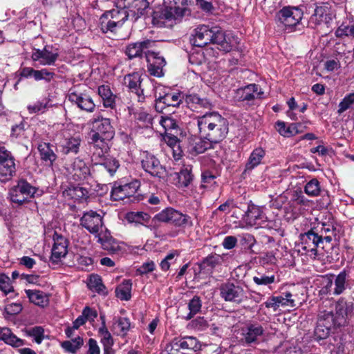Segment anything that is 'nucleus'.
Instances as JSON below:
<instances>
[{
  "instance_id": "nucleus-1",
  "label": "nucleus",
  "mask_w": 354,
  "mask_h": 354,
  "mask_svg": "<svg viewBox=\"0 0 354 354\" xmlns=\"http://www.w3.org/2000/svg\"><path fill=\"white\" fill-rule=\"evenodd\" d=\"M196 122L198 135L214 145L223 140L229 131L227 120L216 112L199 116Z\"/></svg>"
},
{
  "instance_id": "nucleus-2",
  "label": "nucleus",
  "mask_w": 354,
  "mask_h": 354,
  "mask_svg": "<svg viewBox=\"0 0 354 354\" xmlns=\"http://www.w3.org/2000/svg\"><path fill=\"white\" fill-rule=\"evenodd\" d=\"M129 17L127 10L116 6V8L108 10L101 16L100 28L104 33H115Z\"/></svg>"
},
{
  "instance_id": "nucleus-3",
  "label": "nucleus",
  "mask_w": 354,
  "mask_h": 354,
  "mask_svg": "<svg viewBox=\"0 0 354 354\" xmlns=\"http://www.w3.org/2000/svg\"><path fill=\"white\" fill-rule=\"evenodd\" d=\"M92 124L90 140L97 137L98 140L108 142L114 137L115 130L110 119L98 114L93 118Z\"/></svg>"
},
{
  "instance_id": "nucleus-4",
  "label": "nucleus",
  "mask_w": 354,
  "mask_h": 354,
  "mask_svg": "<svg viewBox=\"0 0 354 354\" xmlns=\"http://www.w3.org/2000/svg\"><path fill=\"white\" fill-rule=\"evenodd\" d=\"M220 295L226 301L241 304L248 299V291L239 283L226 282L220 288Z\"/></svg>"
},
{
  "instance_id": "nucleus-5",
  "label": "nucleus",
  "mask_w": 354,
  "mask_h": 354,
  "mask_svg": "<svg viewBox=\"0 0 354 354\" xmlns=\"http://www.w3.org/2000/svg\"><path fill=\"white\" fill-rule=\"evenodd\" d=\"M155 218L160 222L169 223L176 227H187L193 225L191 217L172 208L168 207L156 214Z\"/></svg>"
},
{
  "instance_id": "nucleus-6",
  "label": "nucleus",
  "mask_w": 354,
  "mask_h": 354,
  "mask_svg": "<svg viewBox=\"0 0 354 354\" xmlns=\"http://www.w3.org/2000/svg\"><path fill=\"white\" fill-rule=\"evenodd\" d=\"M16 171V160L14 156L4 146H0V181H9L15 176Z\"/></svg>"
},
{
  "instance_id": "nucleus-7",
  "label": "nucleus",
  "mask_w": 354,
  "mask_h": 354,
  "mask_svg": "<svg viewBox=\"0 0 354 354\" xmlns=\"http://www.w3.org/2000/svg\"><path fill=\"white\" fill-rule=\"evenodd\" d=\"M190 1L191 0H163V8L160 17L169 21L182 17Z\"/></svg>"
},
{
  "instance_id": "nucleus-8",
  "label": "nucleus",
  "mask_w": 354,
  "mask_h": 354,
  "mask_svg": "<svg viewBox=\"0 0 354 354\" xmlns=\"http://www.w3.org/2000/svg\"><path fill=\"white\" fill-rule=\"evenodd\" d=\"M58 57V49L48 45L43 49L34 48L31 55L32 60L42 66L54 65Z\"/></svg>"
},
{
  "instance_id": "nucleus-9",
  "label": "nucleus",
  "mask_w": 354,
  "mask_h": 354,
  "mask_svg": "<svg viewBox=\"0 0 354 354\" xmlns=\"http://www.w3.org/2000/svg\"><path fill=\"white\" fill-rule=\"evenodd\" d=\"M333 17L330 5L328 3H320L316 5L314 13L310 18V24L315 27L322 25L328 27Z\"/></svg>"
},
{
  "instance_id": "nucleus-10",
  "label": "nucleus",
  "mask_w": 354,
  "mask_h": 354,
  "mask_svg": "<svg viewBox=\"0 0 354 354\" xmlns=\"http://www.w3.org/2000/svg\"><path fill=\"white\" fill-rule=\"evenodd\" d=\"M242 219L243 221L250 227L259 228L268 226V218L266 215L261 207L256 205L249 206Z\"/></svg>"
},
{
  "instance_id": "nucleus-11",
  "label": "nucleus",
  "mask_w": 354,
  "mask_h": 354,
  "mask_svg": "<svg viewBox=\"0 0 354 354\" xmlns=\"http://www.w3.org/2000/svg\"><path fill=\"white\" fill-rule=\"evenodd\" d=\"M80 225L91 234H96V236L103 228V218L99 213L90 210L83 213L80 220Z\"/></svg>"
},
{
  "instance_id": "nucleus-12",
  "label": "nucleus",
  "mask_w": 354,
  "mask_h": 354,
  "mask_svg": "<svg viewBox=\"0 0 354 354\" xmlns=\"http://www.w3.org/2000/svg\"><path fill=\"white\" fill-rule=\"evenodd\" d=\"M264 92L262 88L256 84H250L236 91L235 97L238 101L246 102L248 104H253L256 99L264 98Z\"/></svg>"
},
{
  "instance_id": "nucleus-13",
  "label": "nucleus",
  "mask_w": 354,
  "mask_h": 354,
  "mask_svg": "<svg viewBox=\"0 0 354 354\" xmlns=\"http://www.w3.org/2000/svg\"><path fill=\"white\" fill-rule=\"evenodd\" d=\"M141 165L142 169L152 176L162 178L165 174V169L161 165L158 159L147 151L142 153Z\"/></svg>"
},
{
  "instance_id": "nucleus-14",
  "label": "nucleus",
  "mask_w": 354,
  "mask_h": 354,
  "mask_svg": "<svg viewBox=\"0 0 354 354\" xmlns=\"http://www.w3.org/2000/svg\"><path fill=\"white\" fill-rule=\"evenodd\" d=\"M302 15L301 10L295 7H288L277 12L276 19L286 28H292L299 23Z\"/></svg>"
},
{
  "instance_id": "nucleus-15",
  "label": "nucleus",
  "mask_w": 354,
  "mask_h": 354,
  "mask_svg": "<svg viewBox=\"0 0 354 354\" xmlns=\"http://www.w3.org/2000/svg\"><path fill=\"white\" fill-rule=\"evenodd\" d=\"M68 99L72 104L76 105L81 110L91 113L95 109V104L91 97L88 94L82 93L77 88H72L69 91Z\"/></svg>"
},
{
  "instance_id": "nucleus-16",
  "label": "nucleus",
  "mask_w": 354,
  "mask_h": 354,
  "mask_svg": "<svg viewBox=\"0 0 354 354\" xmlns=\"http://www.w3.org/2000/svg\"><path fill=\"white\" fill-rule=\"evenodd\" d=\"M301 244L302 250L311 257L317 256V248H324L322 235L319 236L312 230L308 231L301 236Z\"/></svg>"
},
{
  "instance_id": "nucleus-17",
  "label": "nucleus",
  "mask_w": 354,
  "mask_h": 354,
  "mask_svg": "<svg viewBox=\"0 0 354 354\" xmlns=\"http://www.w3.org/2000/svg\"><path fill=\"white\" fill-rule=\"evenodd\" d=\"M115 3L118 8L127 10L135 20L144 14L149 5L147 0H115Z\"/></svg>"
},
{
  "instance_id": "nucleus-18",
  "label": "nucleus",
  "mask_w": 354,
  "mask_h": 354,
  "mask_svg": "<svg viewBox=\"0 0 354 354\" xmlns=\"http://www.w3.org/2000/svg\"><path fill=\"white\" fill-rule=\"evenodd\" d=\"M140 183L138 180H133L122 185H115L111 190V196L113 201H122L135 196Z\"/></svg>"
},
{
  "instance_id": "nucleus-19",
  "label": "nucleus",
  "mask_w": 354,
  "mask_h": 354,
  "mask_svg": "<svg viewBox=\"0 0 354 354\" xmlns=\"http://www.w3.org/2000/svg\"><path fill=\"white\" fill-rule=\"evenodd\" d=\"M333 310L337 322L343 326L347 324V319L352 315L354 304L344 298H340L335 303Z\"/></svg>"
},
{
  "instance_id": "nucleus-20",
  "label": "nucleus",
  "mask_w": 354,
  "mask_h": 354,
  "mask_svg": "<svg viewBox=\"0 0 354 354\" xmlns=\"http://www.w3.org/2000/svg\"><path fill=\"white\" fill-rule=\"evenodd\" d=\"M63 136L62 140L58 143L61 148V151L64 154H68L73 153L77 154L79 151L81 145V138L79 136H71L67 131L62 130L59 134H57L56 138Z\"/></svg>"
},
{
  "instance_id": "nucleus-21",
  "label": "nucleus",
  "mask_w": 354,
  "mask_h": 354,
  "mask_svg": "<svg viewBox=\"0 0 354 354\" xmlns=\"http://www.w3.org/2000/svg\"><path fill=\"white\" fill-rule=\"evenodd\" d=\"M156 97L155 109L158 113H163L168 107L179 106L183 99L180 93H165Z\"/></svg>"
},
{
  "instance_id": "nucleus-22",
  "label": "nucleus",
  "mask_w": 354,
  "mask_h": 354,
  "mask_svg": "<svg viewBox=\"0 0 354 354\" xmlns=\"http://www.w3.org/2000/svg\"><path fill=\"white\" fill-rule=\"evenodd\" d=\"M213 35V27L201 25L194 29L191 41L195 46L203 47L212 41Z\"/></svg>"
},
{
  "instance_id": "nucleus-23",
  "label": "nucleus",
  "mask_w": 354,
  "mask_h": 354,
  "mask_svg": "<svg viewBox=\"0 0 354 354\" xmlns=\"http://www.w3.org/2000/svg\"><path fill=\"white\" fill-rule=\"evenodd\" d=\"M91 160L95 165H100L106 158L109 151L108 142L98 140L97 137L91 140Z\"/></svg>"
},
{
  "instance_id": "nucleus-24",
  "label": "nucleus",
  "mask_w": 354,
  "mask_h": 354,
  "mask_svg": "<svg viewBox=\"0 0 354 354\" xmlns=\"http://www.w3.org/2000/svg\"><path fill=\"white\" fill-rule=\"evenodd\" d=\"M213 33L211 43L217 44L218 48L224 52H229L232 49L236 41H234V37L230 36V34L226 35L218 26L213 27Z\"/></svg>"
},
{
  "instance_id": "nucleus-25",
  "label": "nucleus",
  "mask_w": 354,
  "mask_h": 354,
  "mask_svg": "<svg viewBox=\"0 0 354 354\" xmlns=\"http://www.w3.org/2000/svg\"><path fill=\"white\" fill-rule=\"evenodd\" d=\"M155 44L154 41L145 40L142 41L131 43L126 47L125 54L129 59L140 57L142 54L147 57V53L150 51V48Z\"/></svg>"
},
{
  "instance_id": "nucleus-26",
  "label": "nucleus",
  "mask_w": 354,
  "mask_h": 354,
  "mask_svg": "<svg viewBox=\"0 0 354 354\" xmlns=\"http://www.w3.org/2000/svg\"><path fill=\"white\" fill-rule=\"evenodd\" d=\"M263 327L259 323H249L241 330L243 339L247 344H252L259 340L264 334Z\"/></svg>"
},
{
  "instance_id": "nucleus-27",
  "label": "nucleus",
  "mask_w": 354,
  "mask_h": 354,
  "mask_svg": "<svg viewBox=\"0 0 354 354\" xmlns=\"http://www.w3.org/2000/svg\"><path fill=\"white\" fill-rule=\"evenodd\" d=\"M67 240L57 234L54 235V244L52 248L51 261L57 263L66 255L68 250Z\"/></svg>"
},
{
  "instance_id": "nucleus-28",
  "label": "nucleus",
  "mask_w": 354,
  "mask_h": 354,
  "mask_svg": "<svg viewBox=\"0 0 354 354\" xmlns=\"http://www.w3.org/2000/svg\"><path fill=\"white\" fill-rule=\"evenodd\" d=\"M97 237L102 248L110 253H117L121 250L119 242L112 237L110 232L106 229L102 230Z\"/></svg>"
},
{
  "instance_id": "nucleus-29",
  "label": "nucleus",
  "mask_w": 354,
  "mask_h": 354,
  "mask_svg": "<svg viewBox=\"0 0 354 354\" xmlns=\"http://www.w3.org/2000/svg\"><path fill=\"white\" fill-rule=\"evenodd\" d=\"M125 84L131 92L134 93L138 102H144L145 96L141 88V78L138 73L129 74L124 77Z\"/></svg>"
},
{
  "instance_id": "nucleus-30",
  "label": "nucleus",
  "mask_w": 354,
  "mask_h": 354,
  "mask_svg": "<svg viewBox=\"0 0 354 354\" xmlns=\"http://www.w3.org/2000/svg\"><path fill=\"white\" fill-rule=\"evenodd\" d=\"M67 169L75 180H84L90 174L89 167L80 158H75Z\"/></svg>"
},
{
  "instance_id": "nucleus-31",
  "label": "nucleus",
  "mask_w": 354,
  "mask_h": 354,
  "mask_svg": "<svg viewBox=\"0 0 354 354\" xmlns=\"http://www.w3.org/2000/svg\"><path fill=\"white\" fill-rule=\"evenodd\" d=\"M171 176L172 183L178 187H187L193 178L192 169L189 167L181 169L179 172H175Z\"/></svg>"
},
{
  "instance_id": "nucleus-32",
  "label": "nucleus",
  "mask_w": 354,
  "mask_h": 354,
  "mask_svg": "<svg viewBox=\"0 0 354 354\" xmlns=\"http://www.w3.org/2000/svg\"><path fill=\"white\" fill-rule=\"evenodd\" d=\"M54 148L55 147L48 142H41L37 147L41 159L48 166H53L57 158Z\"/></svg>"
},
{
  "instance_id": "nucleus-33",
  "label": "nucleus",
  "mask_w": 354,
  "mask_h": 354,
  "mask_svg": "<svg viewBox=\"0 0 354 354\" xmlns=\"http://www.w3.org/2000/svg\"><path fill=\"white\" fill-rule=\"evenodd\" d=\"M189 145L190 151L196 154L203 153L206 150L213 148L215 145L213 142L201 138L200 136L198 138H190Z\"/></svg>"
},
{
  "instance_id": "nucleus-34",
  "label": "nucleus",
  "mask_w": 354,
  "mask_h": 354,
  "mask_svg": "<svg viewBox=\"0 0 354 354\" xmlns=\"http://www.w3.org/2000/svg\"><path fill=\"white\" fill-rule=\"evenodd\" d=\"M266 156V151L261 147L254 149L250 153L244 172H250L262 162Z\"/></svg>"
},
{
  "instance_id": "nucleus-35",
  "label": "nucleus",
  "mask_w": 354,
  "mask_h": 354,
  "mask_svg": "<svg viewBox=\"0 0 354 354\" xmlns=\"http://www.w3.org/2000/svg\"><path fill=\"white\" fill-rule=\"evenodd\" d=\"M15 187H17L16 192H21L28 199L41 195V191L38 187L31 185L24 179L19 180Z\"/></svg>"
},
{
  "instance_id": "nucleus-36",
  "label": "nucleus",
  "mask_w": 354,
  "mask_h": 354,
  "mask_svg": "<svg viewBox=\"0 0 354 354\" xmlns=\"http://www.w3.org/2000/svg\"><path fill=\"white\" fill-rule=\"evenodd\" d=\"M185 102L192 109H211L212 102L205 97H201L196 94H189L186 95Z\"/></svg>"
},
{
  "instance_id": "nucleus-37",
  "label": "nucleus",
  "mask_w": 354,
  "mask_h": 354,
  "mask_svg": "<svg viewBox=\"0 0 354 354\" xmlns=\"http://www.w3.org/2000/svg\"><path fill=\"white\" fill-rule=\"evenodd\" d=\"M0 340L12 347L19 348L25 344V341L17 337L8 328H0Z\"/></svg>"
},
{
  "instance_id": "nucleus-38",
  "label": "nucleus",
  "mask_w": 354,
  "mask_h": 354,
  "mask_svg": "<svg viewBox=\"0 0 354 354\" xmlns=\"http://www.w3.org/2000/svg\"><path fill=\"white\" fill-rule=\"evenodd\" d=\"M26 293L30 302L41 307L46 306L49 303L48 295L37 290H26Z\"/></svg>"
},
{
  "instance_id": "nucleus-39",
  "label": "nucleus",
  "mask_w": 354,
  "mask_h": 354,
  "mask_svg": "<svg viewBox=\"0 0 354 354\" xmlns=\"http://www.w3.org/2000/svg\"><path fill=\"white\" fill-rule=\"evenodd\" d=\"M347 274L345 271L341 272L338 275L335 277L334 283L332 280H329L326 288L334 285L333 294L338 295L342 294L346 289Z\"/></svg>"
},
{
  "instance_id": "nucleus-40",
  "label": "nucleus",
  "mask_w": 354,
  "mask_h": 354,
  "mask_svg": "<svg viewBox=\"0 0 354 354\" xmlns=\"http://www.w3.org/2000/svg\"><path fill=\"white\" fill-rule=\"evenodd\" d=\"M131 324L128 318L114 317L113 319L112 330L118 335H125L130 329Z\"/></svg>"
},
{
  "instance_id": "nucleus-41",
  "label": "nucleus",
  "mask_w": 354,
  "mask_h": 354,
  "mask_svg": "<svg viewBox=\"0 0 354 354\" xmlns=\"http://www.w3.org/2000/svg\"><path fill=\"white\" fill-rule=\"evenodd\" d=\"M98 94L102 99L105 107L113 109L115 105V96L112 93L109 86L102 85L98 88Z\"/></svg>"
},
{
  "instance_id": "nucleus-42",
  "label": "nucleus",
  "mask_w": 354,
  "mask_h": 354,
  "mask_svg": "<svg viewBox=\"0 0 354 354\" xmlns=\"http://www.w3.org/2000/svg\"><path fill=\"white\" fill-rule=\"evenodd\" d=\"M317 322L327 326L328 328H331L332 329L341 327V325L336 321L333 310L321 312L319 315Z\"/></svg>"
},
{
  "instance_id": "nucleus-43",
  "label": "nucleus",
  "mask_w": 354,
  "mask_h": 354,
  "mask_svg": "<svg viewBox=\"0 0 354 354\" xmlns=\"http://www.w3.org/2000/svg\"><path fill=\"white\" fill-rule=\"evenodd\" d=\"M132 283L131 280H124L116 288L117 297L121 300L128 301L131 299Z\"/></svg>"
},
{
  "instance_id": "nucleus-44",
  "label": "nucleus",
  "mask_w": 354,
  "mask_h": 354,
  "mask_svg": "<svg viewBox=\"0 0 354 354\" xmlns=\"http://www.w3.org/2000/svg\"><path fill=\"white\" fill-rule=\"evenodd\" d=\"M50 100L47 98H44L41 100H37L32 104H30L27 106L28 113H44L50 106Z\"/></svg>"
},
{
  "instance_id": "nucleus-45",
  "label": "nucleus",
  "mask_w": 354,
  "mask_h": 354,
  "mask_svg": "<svg viewBox=\"0 0 354 354\" xmlns=\"http://www.w3.org/2000/svg\"><path fill=\"white\" fill-rule=\"evenodd\" d=\"M100 318L102 319V326L99 328L98 333L101 337V342L104 347H111L113 344V338L106 326L104 316L101 315Z\"/></svg>"
},
{
  "instance_id": "nucleus-46",
  "label": "nucleus",
  "mask_w": 354,
  "mask_h": 354,
  "mask_svg": "<svg viewBox=\"0 0 354 354\" xmlns=\"http://www.w3.org/2000/svg\"><path fill=\"white\" fill-rule=\"evenodd\" d=\"M127 219L129 222L145 225L149 222L150 216L142 212H132L127 214Z\"/></svg>"
},
{
  "instance_id": "nucleus-47",
  "label": "nucleus",
  "mask_w": 354,
  "mask_h": 354,
  "mask_svg": "<svg viewBox=\"0 0 354 354\" xmlns=\"http://www.w3.org/2000/svg\"><path fill=\"white\" fill-rule=\"evenodd\" d=\"M304 192L308 196L311 197L319 196L321 192L319 182L315 178L310 180L305 185Z\"/></svg>"
},
{
  "instance_id": "nucleus-48",
  "label": "nucleus",
  "mask_w": 354,
  "mask_h": 354,
  "mask_svg": "<svg viewBox=\"0 0 354 354\" xmlns=\"http://www.w3.org/2000/svg\"><path fill=\"white\" fill-rule=\"evenodd\" d=\"M83 344V339L80 337L72 339L71 341H65L62 343V347L71 353H75Z\"/></svg>"
},
{
  "instance_id": "nucleus-49",
  "label": "nucleus",
  "mask_w": 354,
  "mask_h": 354,
  "mask_svg": "<svg viewBox=\"0 0 354 354\" xmlns=\"http://www.w3.org/2000/svg\"><path fill=\"white\" fill-rule=\"evenodd\" d=\"M337 37H349L354 38V22L348 24H342L335 31Z\"/></svg>"
},
{
  "instance_id": "nucleus-50",
  "label": "nucleus",
  "mask_w": 354,
  "mask_h": 354,
  "mask_svg": "<svg viewBox=\"0 0 354 354\" xmlns=\"http://www.w3.org/2000/svg\"><path fill=\"white\" fill-rule=\"evenodd\" d=\"M201 301L198 296H194L188 304V308L189 313L185 317L186 319H192L196 314H197L201 308Z\"/></svg>"
},
{
  "instance_id": "nucleus-51",
  "label": "nucleus",
  "mask_w": 354,
  "mask_h": 354,
  "mask_svg": "<svg viewBox=\"0 0 354 354\" xmlns=\"http://www.w3.org/2000/svg\"><path fill=\"white\" fill-rule=\"evenodd\" d=\"M253 281L258 286H270L274 283L276 281L275 275H266L265 274L258 273L257 275L254 276Z\"/></svg>"
},
{
  "instance_id": "nucleus-52",
  "label": "nucleus",
  "mask_w": 354,
  "mask_h": 354,
  "mask_svg": "<svg viewBox=\"0 0 354 354\" xmlns=\"http://www.w3.org/2000/svg\"><path fill=\"white\" fill-rule=\"evenodd\" d=\"M146 59L148 65L149 66H165L166 64V62L163 57L160 56L158 53L151 50L147 53Z\"/></svg>"
},
{
  "instance_id": "nucleus-53",
  "label": "nucleus",
  "mask_w": 354,
  "mask_h": 354,
  "mask_svg": "<svg viewBox=\"0 0 354 354\" xmlns=\"http://www.w3.org/2000/svg\"><path fill=\"white\" fill-rule=\"evenodd\" d=\"M159 124L165 130V133L167 131H177L178 125L176 121L170 117L161 116L158 120Z\"/></svg>"
},
{
  "instance_id": "nucleus-54",
  "label": "nucleus",
  "mask_w": 354,
  "mask_h": 354,
  "mask_svg": "<svg viewBox=\"0 0 354 354\" xmlns=\"http://www.w3.org/2000/svg\"><path fill=\"white\" fill-rule=\"evenodd\" d=\"M89 288L97 292H102L105 289L101 277L97 274H92L88 283Z\"/></svg>"
},
{
  "instance_id": "nucleus-55",
  "label": "nucleus",
  "mask_w": 354,
  "mask_h": 354,
  "mask_svg": "<svg viewBox=\"0 0 354 354\" xmlns=\"http://www.w3.org/2000/svg\"><path fill=\"white\" fill-rule=\"evenodd\" d=\"M277 297L281 306L293 308L296 306L293 295L290 292H284L281 295Z\"/></svg>"
},
{
  "instance_id": "nucleus-56",
  "label": "nucleus",
  "mask_w": 354,
  "mask_h": 354,
  "mask_svg": "<svg viewBox=\"0 0 354 354\" xmlns=\"http://www.w3.org/2000/svg\"><path fill=\"white\" fill-rule=\"evenodd\" d=\"M55 76V74L53 72H51L46 68H42L41 70L35 71L34 80L35 81L44 80L46 82H49Z\"/></svg>"
},
{
  "instance_id": "nucleus-57",
  "label": "nucleus",
  "mask_w": 354,
  "mask_h": 354,
  "mask_svg": "<svg viewBox=\"0 0 354 354\" xmlns=\"http://www.w3.org/2000/svg\"><path fill=\"white\" fill-rule=\"evenodd\" d=\"M331 329V328H328L327 326L322 325L317 322L314 332L315 338L318 340L327 338Z\"/></svg>"
},
{
  "instance_id": "nucleus-58",
  "label": "nucleus",
  "mask_w": 354,
  "mask_h": 354,
  "mask_svg": "<svg viewBox=\"0 0 354 354\" xmlns=\"http://www.w3.org/2000/svg\"><path fill=\"white\" fill-rule=\"evenodd\" d=\"M179 255L177 250L172 251L169 253L161 261L160 268L162 270L167 271L169 269V267L176 261V257Z\"/></svg>"
},
{
  "instance_id": "nucleus-59",
  "label": "nucleus",
  "mask_w": 354,
  "mask_h": 354,
  "mask_svg": "<svg viewBox=\"0 0 354 354\" xmlns=\"http://www.w3.org/2000/svg\"><path fill=\"white\" fill-rule=\"evenodd\" d=\"M27 333L28 335L33 337L34 341L38 344H40L44 338V330L41 326L33 327Z\"/></svg>"
},
{
  "instance_id": "nucleus-60",
  "label": "nucleus",
  "mask_w": 354,
  "mask_h": 354,
  "mask_svg": "<svg viewBox=\"0 0 354 354\" xmlns=\"http://www.w3.org/2000/svg\"><path fill=\"white\" fill-rule=\"evenodd\" d=\"M66 192L68 196L75 200L84 198L88 193L86 189L81 187H70Z\"/></svg>"
},
{
  "instance_id": "nucleus-61",
  "label": "nucleus",
  "mask_w": 354,
  "mask_h": 354,
  "mask_svg": "<svg viewBox=\"0 0 354 354\" xmlns=\"http://www.w3.org/2000/svg\"><path fill=\"white\" fill-rule=\"evenodd\" d=\"M354 106V93L346 95L339 104L338 113H342Z\"/></svg>"
},
{
  "instance_id": "nucleus-62",
  "label": "nucleus",
  "mask_w": 354,
  "mask_h": 354,
  "mask_svg": "<svg viewBox=\"0 0 354 354\" xmlns=\"http://www.w3.org/2000/svg\"><path fill=\"white\" fill-rule=\"evenodd\" d=\"M100 165H103L111 175H113L119 167L118 161L113 158H106Z\"/></svg>"
},
{
  "instance_id": "nucleus-63",
  "label": "nucleus",
  "mask_w": 354,
  "mask_h": 354,
  "mask_svg": "<svg viewBox=\"0 0 354 354\" xmlns=\"http://www.w3.org/2000/svg\"><path fill=\"white\" fill-rule=\"evenodd\" d=\"M26 124L21 121L19 124H15L11 128L10 137L12 138H19L25 136V126Z\"/></svg>"
},
{
  "instance_id": "nucleus-64",
  "label": "nucleus",
  "mask_w": 354,
  "mask_h": 354,
  "mask_svg": "<svg viewBox=\"0 0 354 354\" xmlns=\"http://www.w3.org/2000/svg\"><path fill=\"white\" fill-rule=\"evenodd\" d=\"M16 191L17 187L15 186L10 194L12 202L19 205H22L28 201V199L24 194H21V192Z\"/></svg>"
}]
</instances>
